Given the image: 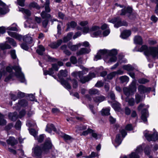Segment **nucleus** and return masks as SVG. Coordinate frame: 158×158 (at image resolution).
I'll return each instance as SVG.
<instances>
[{"instance_id": "obj_1", "label": "nucleus", "mask_w": 158, "mask_h": 158, "mask_svg": "<svg viewBox=\"0 0 158 158\" xmlns=\"http://www.w3.org/2000/svg\"><path fill=\"white\" fill-rule=\"evenodd\" d=\"M52 144L49 139L46 140L44 144L35 146L32 149V155L36 158H42V153L48 154L52 147Z\"/></svg>"}, {"instance_id": "obj_2", "label": "nucleus", "mask_w": 158, "mask_h": 158, "mask_svg": "<svg viewBox=\"0 0 158 158\" xmlns=\"http://www.w3.org/2000/svg\"><path fill=\"white\" fill-rule=\"evenodd\" d=\"M117 54L116 50L115 49H112L110 51L103 49L100 50L95 56L94 60H98L101 59L105 55L108 54L109 56L108 60H107L108 63H110L115 62L117 59L116 56Z\"/></svg>"}, {"instance_id": "obj_3", "label": "nucleus", "mask_w": 158, "mask_h": 158, "mask_svg": "<svg viewBox=\"0 0 158 158\" xmlns=\"http://www.w3.org/2000/svg\"><path fill=\"white\" fill-rule=\"evenodd\" d=\"M138 51L141 52L144 51L145 55L151 56L153 58L158 59V46L148 48L147 46L143 45L139 49Z\"/></svg>"}, {"instance_id": "obj_4", "label": "nucleus", "mask_w": 158, "mask_h": 158, "mask_svg": "<svg viewBox=\"0 0 158 158\" xmlns=\"http://www.w3.org/2000/svg\"><path fill=\"white\" fill-rule=\"evenodd\" d=\"M12 69H14L15 72L14 75L19 78L21 82H24L25 81L24 76L21 72V68L19 66H14L12 68L8 66L6 68V71L9 72H11Z\"/></svg>"}, {"instance_id": "obj_5", "label": "nucleus", "mask_w": 158, "mask_h": 158, "mask_svg": "<svg viewBox=\"0 0 158 158\" xmlns=\"http://www.w3.org/2000/svg\"><path fill=\"white\" fill-rule=\"evenodd\" d=\"M83 71H79L78 72H74L72 73V75L74 77H78L80 79V81L82 83H84L85 82L89 81V77L87 76L83 77Z\"/></svg>"}, {"instance_id": "obj_6", "label": "nucleus", "mask_w": 158, "mask_h": 158, "mask_svg": "<svg viewBox=\"0 0 158 158\" xmlns=\"http://www.w3.org/2000/svg\"><path fill=\"white\" fill-rule=\"evenodd\" d=\"M109 22L114 23V27L117 28L122 26H126L127 25L126 22H121L120 18L118 17L114 18L112 19L109 21Z\"/></svg>"}, {"instance_id": "obj_7", "label": "nucleus", "mask_w": 158, "mask_h": 158, "mask_svg": "<svg viewBox=\"0 0 158 158\" xmlns=\"http://www.w3.org/2000/svg\"><path fill=\"white\" fill-rule=\"evenodd\" d=\"M144 135L146 139L148 141H156L158 139V134L156 132H154L152 135L145 131L144 132Z\"/></svg>"}, {"instance_id": "obj_8", "label": "nucleus", "mask_w": 158, "mask_h": 158, "mask_svg": "<svg viewBox=\"0 0 158 158\" xmlns=\"http://www.w3.org/2000/svg\"><path fill=\"white\" fill-rule=\"evenodd\" d=\"M90 32H91V35L92 37L99 35L102 33L100 27L98 26L93 27L90 30Z\"/></svg>"}, {"instance_id": "obj_9", "label": "nucleus", "mask_w": 158, "mask_h": 158, "mask_svg": "<svg viewBox=\"0 0 158 158\" xmlns=\"http://www.w3.org/2000/svg\"><path fill=\"white\" fill-rule=\"evenodd\" d=\"M142 151V148L141 146L137 147L135 152H132L129 156L130 158H139L138 154Z\"/></svg>"}, {"instance_id": "obj_10", "label": "nucleus", "mask_w": 158, "mask_h": 158, "mask_svg": "<svg viewBox=\"0 0 158 158\" xmlns=\"http://www.w3.org/2000/svg\"><path fill=\"white\" fill-rule=\"evenodd\" d=\"M151 89L150 88L146 87L143 85H140L138 87V90L141 94L149 92Z\"/></svg>"}, {"instance_id": "obj_11", "label": "nucleus", "mask_w": 158, "mask_h": 158, "mask_svg": "<svg viewBox=\"0 0 158 158\" xmlns=\"http://www.w3.org/2000/svg\"><path fill=\"white\" fill-rule=\"evenodd\" d=\"M28 103L27 101L24 99H22L18 103V104L14 107V108H15L16 110H19V106H21L23 107H26L27 106Z\"/></svg>"}, {"instance_id": "obj_12", "label": "nucleus", "mask_w": 158, "mask_h": 158, "mask_svg": "<svg viewBox=\"0 0 158 158\" xmlns=\"http://www.w3.org/2000/svg\"><path fill=\"white\" fill-rule=\"evenodd\" d=\"M91 51L90 49H87L86 48H83L78 51L76 54L77 56L82 55L86 53H88Z\"/></svg>"}, {"instance_id": "obj_13", "label": "nucleus", "mask_w": 158, "mask_h": 158, "mask_svg": "<svg viewBox=\"0 0 158 158\" xmlns=\"http://www.w3.org/2000/svg\"><path fill=\"white\" fill-rule=\"evenodd\" d=\"M62 42V40H59L57 42H53L51 43L50 45V47L53 48H56L59 46Z\"/></svg>"}, {"instance_id": "obj_14", "label": "nucleus", "mask_w": 158, "mask_h": 158, "mask_svg": "<svg viewBox=\"0 0 158 158\" xmlns=\"http://www.w3.org/2000/svg\"><path fill=\"white\" fill-rule=\"evenodd\" d=\"M141 119L144 122L147 121V118L148 115V111L147 109H144L141 112Z\"/></svg>"}, {"instance_id": "obj_15", "label": "nucleus", "mask_w": 158, "mask_h": 158, "mask_svg": "<svg viewBox=\"0 0 158 158\" xmlns=\"http://www.w3.org/2000/svg\"><path fill=\"white\" fill-rule=\"evenodd\" d=\"M46 131L49 133H50L52 131L56 132V130L55 127L54 125L52 124H48L45 130Z\"/></svg>"}, {"instance_id": "obj_16", "label": "nucleus", "mask_w": 158, "mask_h": 158, "mask_svg": "<svg viewBox=\"0 0 158 158\" xmlns=\"http://www.w3.org/2000/svg\"><path fill=\"white\" fill-rule=\"evenodd\" d=\"M23 40L28 44H30L32 43V39L29 35L24 36L23 37Z\"/></svg>"}, {"instance_id": "obj_17", "label": "nucleus", "mask_w": 158, "mask_h": 158, "mask_svg": "<svg viewBox=\"0 0 158 158\" xmlns=\"http://www.w3.org/2000/svg\"><path fill=\"white\" fill-rule=\"evenodd\" d=\"M132 11V8L131 7H128L125 9H122L121 10L122 12L120 14L121 15H125L126 13L131 14Z\"/></svg>"}, {"instance_id": "obj_18", "label": "nucleus", "mask_w": 158, "mask_h": 158, "mask_svg": "<svg viewBox=\"0 0 158 158\" xmlns=\"http://www.w3.org/2000/svg\"><path fill=\"white\" fill-rule=\"evenodd\" d=\"M80 46L81 44H80L73 45H72V44L71 43H69L68 44V48L73 51H75L77 50Z\"/></svg>"}, {"instance_id": "obj_19", "label": "nucleus", "mask_w": 158, "mask_h": 158, "mask_svg": "<svg viewBox=\"0 0 158 158\" xmlns=\"http://www.w3.org/2000/svg\"><path fill=\"white\" fill-rule=\"evenodd\" d=\"M6 142L8 144L12 146L18 143L17 140L15 139L14 137H10L7 140Z\"/></svg>"}, {"instance_id": "obj_20", "label": "nucleus", "mask_w": 158, "mask_h": 158, "mask_svg": "<svg viewBox=\"0 0 158 158\" xmlns=\"http://www.w3.org/2000/svg\"><path fill=\"white\" fill-rule=\"evenodd\" d=\"M9 118L10 119L13 121H15L19 116L18 115L17 113L15 112L14 113H10L8 114Z\"/></svg>"}, {"instance_id": "obj_21", "label": "nucleus", "mask_w": 158, "mask_h": 158, "mask_svg": "<svg viewBox=\"0 0 158 158\" xmlns=\"http://www.w3.org/2000/svg\"><path fill=\"white\" fill-rule=\"evenodd\" d=\"M126 101L127 102L128 105L131 106H134L135 103V100L133 98H127L126 99Z\"/></svg>"}, {"instance_id": "obj_22", "label": "nucleus", "mask_w": 158, "mask_h": 158, "mask_svg": "<svg viewBox=\"0 0 158 158\" xmlns=\"http://www.w3.org/2000/svg\"><path fill=\"white\" fill-rule=\"evenodd\" d=\"M131 34V32L130 30H126L123 31L121 33V36L123 39H126Z\"/></svg>"}, {"instance_id": "obj_23", "label": "nucleus", "mask_w": 158, "mask_h": 158, "mask_svg": "<svg viewBox=\"0 0 158 158\" xmlns=\"http://www.w3.org/2000/svg\"><path fill=\"white\" fill-rule=\"evenodd\" d=\"M134 41L135 44L141 45L143 44L142 38L139 36H136L135 37Z\"/></svg>"}, {"instance_id": "obj_24", "label": "nucleus", "mask_w": 158, "mask_h": 158, "mask_svg": "<svg viewBox=\"0 0 158 158\" xmlns=\"http://www.w3.org/2000/svg\"><path fill=\"white\" fill-rule=\"evenodd\" d=\"M122 68L128 71H132L134 69V68L130 64L124 65Z\"/></svg>"}, {"instance_id": "obj_25", "label": "nucleus", "mask_w": 158, "mask_h": 158, "mask_svg": "<svg viewBox=\"0 0 158 158\" xmlns=\"http://www.w3.org/2000/svg\"><path fill=\"white\" fill-rule=\"evenodd\" d=\"M45 51V48L42 45H40L39 46L38 48L36 50L37 52L40 55H42L43 54L44 52Z\"/></svg>"}, {"instance_id": "obj_26", "label": "nucleus", "mask_w": 158, "mask_h": 158, "mask_svg": "<svg viewBox=\"0 0 158 158\" xmlns=\"http://www.w3.org/2000/svg\"><path fill=\"white\" fill-rule=\"evenodd\" d=\"M135 103L138 104L143 101V97L139 94L136 93L135 95Z\"/></svg>"}, {"instance_id": "obj_27", "label": "nucleus", "mask_w": 158, "mask_h": 158, "mask_svg": "<svg viewBox=\"0 0 158 158\" xmlns=\"http://www.w3.org/2000/svg\"><path fill=\"white\" fill-rule=\"evenodd\" d=\"M29 6L30 8H33L37 10H39L41 8V7L37 3L35 2H32L30 3L29 4Z\"/></svg>"}, {"instance_id": "obj_28", "label": "nucleus", "mask_w": 158, "mask_h": 158, "mask_svg": "<svg viewBox=\"0 0 158 158\" xmlns=\"http://www.w3.org/2000/svg\"><path fill=\"white\" fill-rule=\"evenodd\" d=\"M61 84L67 89H70L71 86L68 82L64 79H62L61 81Z\"/></svg>"}, {"instance_id": "obj_29", "label": "nucleus", "mask_w": 158, "mask_h": 158, "mask_svg": "<svg viewBox=\"0 0 158 158\" xmlns=\"http://www.w3.org/2000/svg\"><path fill=\"white\" fill-rule=\"evenodd\" d=\"M19 11L22 12L24 14L29 16L31 15V12L28 9H25L23 8H19Z\"/></svg>"}, {"instance_id": "obj_30", "label": "nucleus", "mask_w": 158, "mask_h": 158, "mask_svg": "<svg viewBox=\"0 0 158 158\" xmlns=\"http://www.w3.org/2000/svg\"><path fill=\"white\" fill-rule=\"evenodd\" d=\"M105 99V97L103 96H100L96 97L94 98V100L96 102H101L103 101Z\"/></svg>"}, {"instance_id": "obj_31", "label": "nucleus", "mask_w": 158, "mask_h": 158, "mask_svg": "<svg viewBox=\"0 0 158 158\" xmlns=\"http://www.w3.org/2000/svg\"><path fill=\"white\" fill-rule=\"evenodd\" d=\"M41 16L43 19L52 18L50 14L47 13L45 11H43L40 14Z\"/></svg>"}, {"instance_id": "obj_32", "label": "nucleus", "mask_w": 158, "mask_h": 158, "mask_svg": "<svg viewBox=\"0 0 158 158\" xmlns=\"http://www.w3.org/2000/svg\"><path fill=\"white\" fill-rule=\"evenodd\" d=\"M120 105L118 102H116L112 104V106L115 110L118 111L120 109Z\"/></svg>"}, {"instance_id": "obj_33", "label": "nucleus", "mask_w": 158, "mask_h": 158, "mask_svg": "<svg viewBox=\"0 0 158 158\" xmlns=\"http://www.w3.org/2000/svg\"><path fill=\"white\" fill-rule=\"evenodd\" d=\"M67 75V72L66 70H61L60 73L58 74V76L59 78H61L62 77H66Z\"/></svg>"}, {"instance_id": "obj_34", "label": "nucleus", "mask_w": 158, "mask_h": 158, "mask_svg": "<svg viewBox=\"0 0 158 158\" xmlns=\"http://www.w3.org/2000/svg\"><path fill=\"white\" fill-rule=\"evenodd\" d=\"M62 25V23L61 21L59 22L57 26V35L58 36L60 35L61 34V27Z\"/></svg>"}, {"instance_id": "obj_35", "label": "nucleus", "mask_w": 158, "mask_h": 158, "mask_svg": "<svg viewBox=\"0 0 158 158\" xmlns=\"http://www.w3.org/2000/svg\"><path fill=\"white\" fill-rule=\"evenodd\" d=\"M123 91L124 94L127 96H129L132 93L129 88L125 87L123 89Z\"/></svg>"}, {"instance_id": "obj_36", "label": "nucleus", "mask_w": 158, "mask_h": 158, "mask_svg": "<svg viewBox=\"0 0 158 158\" xmlns=\"http://www.w3.org/2000/svg\"><path fill=\"white\" fill-rule=\"evenodd\" d=\"M77 26V23L76 22L74 21H72L70 23H69L68 24V27L66 30V31H68L70 27L71 28H74Z\"/></svg>"}, {"instance_id": "obj_37", "label": "nucleus", "mask_w": 158, "mask_h": 158, "mask_svg": "<svg viewBox=\"0 0 158 158\" xmlns=\"http://www.w3.org/2000/svg\"><path fill=\"white\" fill-rule=\"evenodd\" d=\"M4 116L0 113V125H5L6 123V120L4 119Z\"/></svg>"}, {"instance_id": "obj_38", "label": "nucleus", "mask_w": 158, "mask_h": 158, "mask_svg": "<svg viewBox=\"0 0 158 158\" xmlns=\"http://www.w3.org/2000/svg\"><path fill=\"white\" fill-rule=\"evenodd\" d=\"M0 47L2 50L10 49L11 48L10 45L6 43L1 44H0Z\"/></svg>"}, {"instance_id": "obj_39", "label": "nucleus", "mask_w": 158, "mask_h": 158, "mask_svg": "<svg viewBox=\"0 0 158 158\" xmlns=\"http://www.w3.org/2000/svg\"><path fill=\"white\" fill-rule=\"evenodd\" d=\"M73 35L72 33H70L68 34L67 36L64 37L63 39V41L64 43L70 40Z\"/></svg>"}, {"instance_id": "obj_40", "label": "nucleus", "mask_w": 158, "mask_h": 158, "mask_svg": "<svg viewBox=\"0 0 158 158\" xmlns=\"http://www.w3.org/2000/svg\"><path fill=\"white\" fill-rule=\"evenodd\" d=\"M59 134H60V135L63 138L64 140H70L71 139V136L65 134L64 133L60 132L59 133Z\"/></svg>"}, {"instance_id": "obj_41", "label": "nucleus", "mask_w": 158, "mask_h": 158, "mask_svg": "<svg viewBox=\"0 0 158 158\" xmlns=\"http://www.w3.org/2000/svg\"><path fill=\"white\" fill-rule=\"evenodd\" d=\"M44 73L45 75L48 74L51 76H52V75L54 73L53 70L52 69H49L48 70H44Z\"/></svg>"}, {"instance_id": "obj_42", "label": "nucleus", "mask_w": 158, "mask_h": 158, "mask_svg": "<svg viewBox=\"0 0 158 158\" xmlns=\"http://www.w3.org/2000/svg\"><path fill=\"white\" fill-rule=\"evenodd\" d=\"M49 3H50L49 0H47L46 1L45 4V11L47 13H49L50 11V9L49 7Z\"/></svg>"}, {"instance_id": "obj_43", "label": "nucleus", "mask_w": 158, "mask_h": 158, "mask_svg": "<svg viewBox=\"0 0 158 158\" xmlns=\"http://www.w3.org/2000/svg\"><path fill=\"white\" fill-rule=\"evenodd\" d=\"M110 110L109 108L103 109L101 111L102 114V115H109L110 114Z\"/></svg>"}, {"instance_id": "obj_44", "label": "nucleus", "mask_w": 158, "mask_h": 158, "mask_svg": "<svg viewBox=\"0 0 158 158\" xmlns=\"http://www.w3.org/2000/svg\"><path fill=\"white\" fill-rule=\"evenodd\" d=\"M120 80L122 83L127 82L129 81V78L127 76H123L120 77Z\"/></svg>"}, {"instance_id": "obj_45", "label": "nucleus", "mask_w": 158, "mask_h": 158, "mask_svg": "<svg viewBox=\"0 0 158 158\" xmlns=\"http://www.w3.org/2000/svg\"><path fill=\"white\" fill-rule=\"evenodd\" d=\"M6 39L8 42L13 46H16V43L14 40L10 37L6 38Z\"/></svg>"}, {"instance_id": "obj_46", "label": "nucleus", "mask_w": 158, "mask_h": 158, "mask_svg": "<svg viewBox=\"0 0 158 158\" xmlns=\"http://www.w3.org/2000/svg\"><path fill=\"white\" fill-rule=\"evenodd\" d=\"M91 134L92 136L96 139H99L100 138L101 135L100 134H97L96 133L94 132V131L93 130L92 132L90 133Z\"/></svg>"}, {"instance_id": "obj_47", "label": "nucleus", "mask_w": 158, "mask_h": 158, "mask_svg": "<svg viewBox=\"0 0 158 158\" xmlns=\"http://www.w3.org/2000/svg\"><path fill=\"white\" fill-rule=\"evenodd\" d=\"M129 88L132 93H133L134 92H135L136 90V87L135 84H131L129 86Z\"/></svg>"}, {"instance_id": "obj_48", "label": "nucleus", "mask_w": 158, "mask_h": 158, "mask_svg": "<svg viewBox=\"0 0 158 158\" xmlns=\"http://www.w3.org/2000/svg\"><path fill=\"white\" fill-rule=\"evenodd\" d=\"M121 140L120 139V135L119 134H118L116 137L115 142L118 145H119L121 143Z\"/></svg>"}, {"instance_id": "obj_49", "label": "nucleus", "mask_w": 158, "mask_h": 158, "mask_svg": "<svg viewBox=\"0 0 158 158\" xmlns=\"http://www.w3.org/2000/svg\"><path fill=\"white\" fill-rule=\"evenodd\" d=\"M89 93L90 94H99V92L97 89H92L89 90Z\"/></svg>"}, {"instance_id": "obj_50", "label": "nucleus", "mask_w": 158, "mask_h": 158, "mask_svg": "<svg viewBox=\"0 0 158 158\" xmlns=\"http://www.w3.org/2000/svg\"><path fill=\"white\" fill-rule=\"evenodd\" d=\"M93 130L90 128H88L85 131H83L82 133L80 135H81L85 136L88 135L89 134L92 132Z\"/></svg>"}, {"instance_id": "obj_51", "label": "nucleus", "mask_w": 158, "mask_h": 158, "mask_svg": "<svg viewBox=\"0 0 158 158\" xmlns=\"http://www.w3.org/2000/svg\"><path fill=\"white\" fill-rule=\"evenodd\" d=\"M149 80L145 78L139 79L138 80V82L140 84H145L149 82Z\"/></svg>"}, {"instance_id": "obj_52", "label": "nucleus", "mask_w": 158, "mask_h": 158, "mask_svg": "<svg viewBox=\"0 0 158 158\" xmlns=\"http://www.w3.org/2000/svg\"><path fill=\"white\" fill-rule=\"evenodd\" d=\"M76 128L77 129L76 130V131L77 132L78 131L83 130L86 129L87 128V127L85 126L81 125L80 126H77Z\"/></svg>"}, {"instance_id": "obj_53", "label": "nucleus", "mask_w": 158, "mask_h": 158, "mask_svg": "<svg viewBox=\"0 0 158 158\" xmlns=\"http://www.w3.org/2000/svg\"><path fill=\"white\" fill-rule=\"evenodd\" d=\"M26 43H24L21 44V48L26 50H27L29 48L28 46H29V45Z\"/></svg>"}, {"instance_id": "obj_54", "label": "nucleus", "mask_w": 158, "mask_h": 158, "mask_svg": "<svg viewBox=\"0 0 158 158\" xmlns=\"http://www.w3.org/2000/svg\"><path fill=\"white\" fill-rule=\"evenodd\" d=\"M44 135L42 134L40 135L39 137L36 136V138L35 139L38 140V141L39 142H41L43 141L44 139Z\"/></svg>"}, {"instance_id": "obj_55", "label": "nucleus", "mask_w": 158, "mask_h": 158, "mask_svg": "<svg viewBox=\"0 0 158 158\" xmlns=\"http://www.w3.org/2000/svg\"><path fill=\"white\" fill-rule=\"evenodd\" d=\"M21 122L19 120H18L17 121L15 127L16 129L17 130H19L21 127Z\"/></svg>"}, {"instance_id": "obj_56", "label": "nucleus", "mask_w": 158, "mask_h": 158, "mask_svg": "<svg viewBox=\"0 0 158 158\" xmlns=\"http://www.w3.org/2000/svg\"><path fill=\"white\" fill-rule=\"evenodd\" d=\"M125 114L127 115H129L131 114V110L130 108L127 106H126L124 110Z\"/></svg>"}, {"instance_id": "obj_57", "label": "nucleus", "mask_w": 158, "mask_h": 158, "mask_svg": "<svg viewBox=\"0 0 158 158\" xmlns=\"http://www.w3.org/2000/svg\"><path fill=\"white\" fill-rule=\"evenodd\" d=\"M29 132L31 135H33L35 138H36V136L37 135V132L35 129H31L29 131Z\"/></svg>"}, {"instance_id": "obj_58", "label": "nucleus", "mask_w": 158, "mask_h": 158, "mask_svg": "<svg viewBox=\"0 0 158 158\" xmlns=\"http://www.w3.org/2000/svg\"><path fill=\"white\" fill-rule=\"evenodd\" d=\"M151 147L149 146H147L146 148L144 150V152L145 154L147 155H149L150 154V152L151 150Z\"/></svg>"}, {"instance_id": "obj_59", "label": "nucleus", "mask_w": 158, "mask_h": 158, "mask_svg": "<svg viewBox=\"0 0 158 158\" xmlns=\"http://www.w3.org/2000/svg\"><path fill=\"white\" fill-rule=\"evenodd\" d=\"M115 73L114 72L110 73L107 75V78L110 80L112 79V78L115 75Z\"/></svg>"}, {"instance_id": "obj_60", "label": "nucleus", "mask_w": 158, "mask_h": 158, "mask_svg": "<svg viewBox=\"0 0 158 158\" xmlns=\"http://www.w3.org/2000/svg\"><path fill=\"white\" fill-rule=\"evenodd\" d=\"M70 60L72 63L75 64L77 63V58L74 56H72L70 58Z\"/></svg>"}, {"instance_id": "obj_61", "label": "nucleus", "mask_w": 158, "mask_h": 158, "mask_svg": "<svg viewBox=\"0 0 158 158\" xmlns=\"http://www.w3.org/2000/svg\"><path fill=\"white\" fill-rule=\"evenodd\" d=\"M26 113V111L24 110H22L20 111L19 117L21 118L23 116H24L25 114Z\"/></svg>"}, {"instance_id": "obj_62", "label": "nucleus", "mask_w": 158, "mask_h": 158, "mask_svg": "<svg viewBox=\"0 0 158 158\" xmlns=\"http://www.w3.org/2000/svg\"><path fill=\"white\" fill-rule=\"evenodd\" d=\"M25 0H17L18 3L21 6H24L25 5L24 2Z\"/></svg>"}, {"instance_id": "obj_63", "label": "nucleus", "mask_w": 158, "mask_h": 158, "mask_svg": "<svg viewBox=\"0 0 158 158\" xmlns=\"http://www.w3.org/2000/svg\"><path fill=\"white\" fill-rule=\"evenodd\" d=\"M52 113L55 114H57L60 112V110L56 108H54L52 109Z\"/></svg>"}, {"instance_id": "obj_64", "label": "nucleus", "mask_w": 158, "mask_h": 158, "mask_svg": "<svg viewBox=\"0 0 158 158\" xmlns=\"http://www.w3.org/2000/svg\"><path fill=\"white\" fill-rule=\"evenodd\" d=\"M98 154L94 152H91L90 155L86 157L87 158H92L95 156H97Z\"/></svg>"}]
</instances>
